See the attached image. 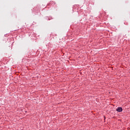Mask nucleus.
I'll return each mask as SVG.
<instances>
[{"label": "nucleus", "instance_id": "f257e3e1", "mask_svg": "<svg viewBox=\"0 0 130 130\" xmlns=\"http://www.w3.org/2000/svg\"><path fill=\"white\" fill-rule=\"evenodd\" d=\"M116 111H117L118 112H122V108L118 107L116 109Z\"/></svg>", "mask_w": 130, "mask_h": 130}]
</instances>
